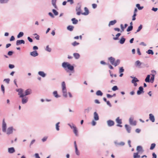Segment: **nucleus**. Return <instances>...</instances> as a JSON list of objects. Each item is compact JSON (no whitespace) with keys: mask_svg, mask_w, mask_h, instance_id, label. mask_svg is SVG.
I'll return each mask as SVG.
<instances>
[{"mask_svg":"<svg viewBox=\"0 0 158 158\" xmlns=\"http://www.w3.org/2000/svg\"><path fill=\"white\" fill-rule=\"evenodd\" d=\"M62 66L67 72H68L67 69L71 71H74V67L72 65L68 62H63L62 64Z\"/></svg>","mask_w":158,"mask_h":158,"instance_id":"1","label":"nucleus"},{"mask_svg":"<svg viewBox=\"0 0 158 158\" xmlns=\"http://www.w3.org/2000/svg\"><path fill=\"white\" fill-rule=\"evenodd\" d=\"M136 150L137 151V152L134 153L133 154L134 158H140V156L139 154L140 152L142 153L143 152L142 148L141 146H138L137 147Z\"/></svg>","mask_w":158,"mask_h":158,"instance_id":"2","label":"nucleus"},{"mask_svg":"<svg viewBox=\"0 0 158 158\" xmlns=\"http://www.w3.org/2000/svg\"><path fill=\"white\" fill-rule=\"evenodd\" d=\"M108 60L110 61L111 64L115 66H116L119 65L120 63V60L119 59H117L115 61V58L112 57H109L108 58Z\"/></svg>","mask_w":158,"mask_h":158,"instance_id":"3","label":"nucleus"},{"mask_svg":"<svg viewBox=\"0 0 158 158\" xmlns=\"http://www.w3.org/2000/svg\"><path fill=\"white\" fill-rule=\"evenodd\" d=\"M61 86L63 95L64 97L67 98V89H66L65 83L64 81H63L62 82Z\"/></svg>","mask_w":158,"mask_h":158,"instance_id":"4","label":"nucleus"},{"mask_svg":"<svg viewBox=\"0 0 158 158\" xmlns=\"http://www.w3.org/2000/svg\"><path fill=\"white\" fill-rule=\"evenodd\" d=\"M135 64L136 67L139 69L143 68L145 66V65L144 63L141 62L139 60L135 62Z\"/></svg>","mask_w":158,"mask_h":158,"instance_id":"5","label":"nucleus"},{"mask_svg":"<svg viewBox=\"0 0 158 158\" xmlns=\"http://www.w3.org/2000/svg\"><path fill=\"white\" fill-rule=\"evenodd\" d=\"M16 91L18 92V95H19L20 97L23 98L24 97V94H23V90L22 89H17Z\"/></svg>","mask_w":158,"mask_h":158,"instance_id":"6","label":"nucleus"},{"mask_svg":"<svg viewBox=\"0 0 158 158\" xmlns=\"http://www.w3.org/2000/svg\"><path fill=\"white\" fill-rule=\"evenodd\" d=\"M116 122L118 123V124L116 125L117 126L120 127H122V126L121 125V124L122 123V120L119 119V117L117 118L116 119Z\"/></svg>","mask_w":158,"mask_h":158,"instance_id":"7","label":"nucleus"},{"mask_svg":"<svg viewBox=\"0 0 158 158\" xmlns=\"http://www.w3.org/2000/svg\"><path fill=\"white\" fill-rule=\"evenodd\" d=\"M6 124L5 121L4 119H3L2 123V131L3 132H6Z\"/></svg>","mask_w":158,"mask_h":158,"instance_id":"8","label":"nucleus"},{"mask_svg":"<svg viewBox=\"0 0 158 158\" xmlns=\"http://www.w3.org/2000/svg\"><path fill=\"white\" fill-rule=\"evenodd\" d=\"M129 122L131 125L135 126L136 124V122L135 121H133V118L131 117L129 119Z\"/></svg>","mask_w":158,"mask_h":158,"instance_id":"9","label":"nucleus"},{"mask_svg":"<svg viewBox=\"0 0 158 158\" xmlns=\"http://www.w3.org/2000/svg\"><path fill=\"white\" fill-rule=\"evenodd\" d=\"M13 127H9L7 128L6 134L8 135H10L13 133Z\"/></svg>","mask_w":158,"mask_h":158,"instance_id":"10","label":"nucleus"},{"mask_svg":"<svg viewBox=\"0 0 158 158\" xmlns=\"http://www.w3.org/2000/svg\"><path fill=\"white\" fill-rule=\"evenodd\" d=\"M143 89V87L140 86L139 88V90L137 91V93L138 95H140L142 93L144 92Z\"/></svg>","mask_w":158,"mask_h":158,"instance_id":"11","label":"nucleus"},{"mask_svg":"<svg viewBox=\"0 0 158 158\" xmlns=\"http://www.w3.org/2000/svg\"><path fill=\"white\" fill-rule=\"evenodd\" d=\"M108 126L109 127H111L114 125V121L111 120H109L107 121Z\"/></svg>","mask_w":158,"mask_h":158,"instance_id":"12","label":"nucleus"},{"mask_svg":"<svg viewBox=\"0 0 158 158\" xmlns=\"http://www.w3.org/2000/svg\"><path fill=\"white\" fill-rule=\"evenodd\" d=\"M25 43V41L23 40H18L16 41V45L17 46L20 45L21 44H24Z\"/></svg>","mask_w":158,"mask_h":158,"instance_id":"13","label":"nucleus"},{"mask_svg":"<svg viewBox=\"0 0 158 158\" xmlns=\"http://www.w3.org/2000/svg\"><path fill=\"white\" fill-rule=\"evenodd\" d=\"M30 54L31 56L33 57H35L38 55V53L36 51H34L31 52Z\"/></svg>","mask_w":158,"mask_h":158,"instance_id":"14","label":"nucleus"},{"mask_svg":"<svg viewBox=\"0 0 158 158\" xmlns=\"http://www.w3.org/2000/svg\"><path fill=\"white\" fill-rule=\"evenodd\" d=\"M149 119L152 122H155V119L154 116L152 114H149Z\"/></svg>","mask_w":158,"mask_h":158,"instance_id":"15","label":"nucleus"},{"mask_svg":"<svg viewBox=\"0 0 158 158\" xmlns=\"http://www.w3.org/2000/svg\"><path fill=\"white\" fill-rule=\"evenodd\" d=\"M31 93V89H28L25 90V94H24V96L29 95Z\"/></svg>","mask_w":158,"mask_h":158,"instance_id":"16","label":"nucleus"},{"mask_svg":"<svg viewBox=\"0 0 158 158\" xmlns=\"http://www.w3.org/2000/svg\"><path fill=\"white\" fill-rule=\"evenodd\" d=\"M68 125L73 130V131L77 128L75 125L73 123L71 124L68 123Z\"/></svg>","mask_w":158,"mask_h":158,"instance_id":"17","label":"nucleus"},{"mask_svg":"<svg viewBox=\"0 0 158 158\" xmlns=\"http://www.w3.org/2000/svg\"><path fill=\"white\" fill-rule=\"evenodd\" d=\"M94 119L95 120L97 121L99 120V116L98 115V113L96 112H94Z\"/></svg>","mask_w":158,"mask_h":158,"instance_id":"18","label":"nucleus"},{"mask_svg":"<svg viewBox=\"0 0 158 158\" xmlns=\"http://www.w3.org/2000/svg\"><path fill=\"white\" fill-rule=\"evenodd\" d=\"M15 152V150L13 147L9 148H8V152L9 153H13Z\"/></svg>","mask_w":158,"mask_h":158,"instance_id":"19","label":"nucleus"},{"mask_svg":"<svg viewBox=\"0 0 158 158\" xmlns=\"http://www.w3.org/2000/svg\"><path fill=\"white\" fill-rule=\"evenodd\" d=\"M38 74L43 77H44L46 76V74L43 71H39Z\"/></svg>","mask_w":158,"mask_h":158,"instance_id":"20","label":"nucleus"},{"mask_svg":"<svg viewBox=\"0 0 158 158\" xmlns=\"http://www.w3.org/2000/svg\"><path fill=\"white\" fill-rule=\"evenodd\" d=\"M125 127L126 130L128 133H130L131 132V128L129 125L127 124L125 125Z\"/></svg>","mask_w":158,"mask_h":158,"instance_id":"21","label":"nucleus"},{"mask_svg":"<svg viewBox=\"0 0 158 158\" xmlns=\"http://www.w3.org/2000/svg\"><path fill=\"white\" fill-rule=\"evenodd\" d=\"M22 98V103L23 104H25L28 101V98L25 97L24 98V97Z\"/></svg>","mask_w":158,"mask_h":158,"instance_id":"22","label":"nucleus"},{"mask_svg":"<svg viewBox=\"0 0 158 158\" xmlns=\"http://www.w3.org/2000/svg\"><path fill=\"white\" fill-rule=\"evenodd\" d=\"M76 10L77 11V14L79 15L81 13V6H79L78 7H77L76 9Z\"/></svg>","mask_w":158,"mask_h":158,"instance_id":"23","label":"nucleus"},{"mask_svg":"<svg viewBox=\"0 0 158 158\" xmlns=\"http://www.w3.org/2000/svg\"><path fill=\"white\" fill-rule=\"evenodd\" d=\"M84 10L85 11V12L84 13H82L81 14L85 15H88L89 13V11L88 8L86 7H85L84 8Z\"/></svg>","mask_w":158,"mask_h":158,"instance_id":"24","label":"nucleus"},{"mask_svg":"<svg viewBox=\"0 0 158 158\" xmlns=\"http://www.w3.org/2000/svg\"><path fill=\"white\" fill-rule=\"evenodd\" d=\"M73 56L74 58L76 59H78L80 57V55L78 53H74L73 54Z\"/></svg>","mask_w":158,"mask_h":158,"instance_id":"25","label":"nucleus"},{"mask_svg":"<svg viewBox=\"0 0 158 158\" xmlns=\"http://www.w3.org/2000/svg\"><path fill=\"white\" fill-rule=\"evenodd\" d=\"M117 21L116 20L111 21L108 24L109 26L110 27L111 25H113L116 23Z\"/></svg>","mask_w":158,"mask_h":158,"instance_id":"26","label":"nucleus"},{"mask_svg":"<svg viewBox=\"0 0 158 158\" xmlns=\"http://www.w3.org/2000/svg\"><path fill=\"white\" fill-rule=\"evenodd\" d=\"M74 28V26L72 25H69L67 27V29L70 31H72Z\"/></svg>","mask_w":158,"mask_h":158,"instance_id":"27","label":"nucleus"},{"mask_svg":"<svg viewBox=\"0 0 158 158\" xmlns=\"http://www.w3.org/2000/svg\"><path fill=\"white\" fill-rule=\"evenodd\" d=\"M126 40V39L123 37H122L119 41V43L121 44H123Z\"/></svg>","mask_w":158,"mask_h":158,"instance_id":"28","label":"nucleus"},{"mask_svg":"<svg viewBox=\"0 0 158 158\" xmlns=\"http://www.w3.org/2000/svg\"><path fill=\"white\" fill-rule=\"evenodd\" d=\"M71 20L72 21L73 23L74 24H77L78 22V20L75 18L72 19Z\"/></svg>","mask_w":158,"mask_h":158,"instance_id":"29","label":"nucleus"},{"mask_svg":"<svg viewBox=\"0 0 158 158\" xmlns=\"http://www.w3.org/2000/svg\"><path fill=\"white\" fill-rule=\"evenodd\" d=\"M139 81V80L136 78L135 77H134L133 79L131 81V83H134L137 82H138Z\"/></svg>","mask_w":158,"mask_h":158,"instance_id":"30","label":"nucleus"},{"mask_svg":"<svg viewBox=\"0 0 158 158\" xmlns=\"http://www.w3.org/2000/svg\"><path fill=\"white\" fill-rule=\"evenodd\" d=\"M96 94L97 96H102L103 95V93L100 90H98L96 92Z\"/></svg>","mask_w":158,"mask_h":158,"instance_id":"31","label":"nucleus"},{"mask_svg":"<svg viewBox=\"0 0 158 158\" xmlns=\"http://www.w3.org/2000/svg\"><path fill=\"white\" fill-rule=\"evenodd\" d=\"M53 94L56 98H58L60 97V96L58 94L57 91H55L53 92Z\"/></svg>","mask_w":158,"mask_h":158,"instance_id":"32","label":"nucleus"},{"mask_svg":"<svg viewBox=\"0 0 158 158\" xmlns=\"http://www.w3.org/2000/svg\"><path fill=\"white\" fill-rule=\"evenodd\" d=\"M56 0H52V4L55 8L56 9L57 7L56 5Z\"/></svg>","mask_w":158,"mask_h":158,"instance_id":"33","label":"nucleus"},{"mask_svg":"<svg viewBox=\"0 0 158 158\" xmlns=\"http://www.w3.org/2000/svg\"><path fill=\"white\" fill-rule=\"evenodd\" d=\"M150 75H148L146 78L145 79V81L147 82H150Z\"/></svg>","mask_w":158,"mask_h":158,"instance_id":"34","label":"nucleus"},{"mask_svg":"<svg viewBox=\"0 0 158 158\" xmlns=\"http://www.w3.org/2000/svg\"><path fill=\"white\" fill-rule=\"evenodd\" d=\"M60 124L59 122L57 123L56 124V128L57 131H59L60 130L59 124Z\"/></svg>","mask_w":158,"mask_h":158,"instance_id":"35","label":"nucleus"},{"mask_svg":"<svg viewBox=\"0 0 158 158\" xmlns=\"http://www.w3.org/2000/svg\"><path fill=\"white\" fill-rule=\"evenodd\" d=\"M133 28V27L132 26H129L127 29V31L129 32L132 31V30Z\"/></svg>","mask_w":158,"mask_h":158,"instance_id":"36","label":"nucleus"},{"mask_svg":"<svg viewBox=\"0 0 158 158\" xmlns=\"http://www.w3.org/2000/svg\"><path fill=\"white\" fill-rule=\"evenodd\" d=\"M92 109L91 107H88L85 110V112L88 113Z\"/></svg>","mask_w":158,"mask_h":158,"instance_id":"37","label":"nucleus"},{"mask_svg":"<svg viewBox=\"0 0 158 158\" xmlns=\"http://www.w3.org/2000/svg\"><path fill=\"white\" fill-rule=\"evenodd\" d=\"M142 27H143L142 25L141 24H140L139 25V26L138 27V28L135 33H136L139 31L141 30V29H142Z\"/></svg>","mask_w":158,"mask_h":158,"instance_id":"38","label":"nucleus"},{"mask_svg":"<svg viewBox=\"0 0 158 158\" xmlns=\"http://www.w3.org/2000/svg\"><path fill=\"white\" fill-rule=\"evenodd\" d=\"M75 136H78V131L77 129H76L73 131Z\"/></svg>","mask_w":158,"mask_h":158,"instance_id":"39","label":"nucleus"},{"mask_svg":"<svg viewBox=\"0 0 158 158\" xmlns=\"http://www.w3.org/2000/svg\"><path fill=\"white\" fill-rule=\"evenodd\" d=\"M23 33L22 32H20L17 35V37L18 38H19L23 35Z\"/></svg>","mask_w":158,"mask_h":158,"instance_id":"40","label":"nucleus"},{"mask_svg":"<svg viewBox=\"0 0 158 158\" xmlns=\"http://www.w3.org/2000/svg\"><path fill=\"white\" fill-rule=\"evenodd\" d=\"M152 76L151 77L150 79V82L152 83H153L155 78V75L152 74Z\"/></svg>","mask_w":158,"mask_h":158,"instance_id":"41","label":"nucleus"},{"mask_svg":"<svg viewBox=\"0 0 158 158\" xmlns=\"http://www.w3.org/2000/svg\"><path fill=\"white\" fill-rule=\"evenodd\" d=\"M148 54L153 55L154 54V52L151 49H149L147 52Z\"/></svg>","mask_w":158,"mask_h":158,"instance_id":"42","label":"nucleus"},{"mask_svg":"<svg viewBox=\"0 0 158 158\" xmlns=\"http://www.w3.org/2000/svg\"><path fill=\"white\" fill-rule=\"evenodd\" d=\"M45 50L48 52H50L51 51V48L49 47V46L47 45L45 48Z\"/></svg>","mask_w":158,"mask_h":158,"instance_id":"43","label":"nucleus"},{"mask_svg":"<svg viewBox=\"0 0 158 158\" xmlns=\"http://www.w3.org/2000/svg\"><path fill=\"white\" fill-rule=\"evenodd\" d=\"M79 44V43L77 42L76 41H74V42L72 43V45L73 46H76L77 45H78Z\"/></svg>","mask_w":158,"mask_h":158,"instance_id":"44","label":"nucleus"},{"mask_svg":"<svg viewBox=\"0 0 158 158\" xmlns=\"http://www.w3.org/2000/svg\"><path fill=\"white\" fill-rule=\"evenodd\" d=\"M156 146V144L155 143H152L151 144L150 148V150H153L154 149Z\"/></svg>","mask_w":158,"mask_h":158,"instance_id":"45","label":"nucleus"},{"mask_svg":"<svg viewBox=\"0 0 158 158\" xmlns=\"http://www.w3.org/2000/svg\"><path fill=\"white\" fill-rule=\"evenodd\" d=\"M136 6L139 10H141L143 8V6H140V4H137Z\"/></svg>","mask_w":158,"mask_h":158,"instance_id":"46","label":"nucleus"},{"mask_svg":"<svg viewBox=\"0 0 158 158\" xmlns=\"http://www.w3.org/2000/svg\"><path fill=\"white\" fill-rule=\"evenodd\" d=\"M75 153L77 155H80V152L78 150L77 147H75Z\"/></svg>","mask_w":158,"mask_h":158,"instance_id":"47","label":"nucleus"},{"mask_svg":"<svg viewBox=\"0 0 158 158\" xmlns=\"http://www.w3.org/2000/svg\"><path fill=\"white\" fill-rule=\"evenodd\" d=\"M9 0H0V3L2 4L6 3Z\"/></svg>","mask_w":158,"mask_h":158,"instance_id":"48","label":"nucleus"},{"mask_svg":"<svg viewBox=\"0 0 158 158\" xmlns=\"http://www.w3.org/2000/svg\"><path fill=\"white\" fill-rule=\"evenodd\" d=\"M52 12L54 13L55 15H57L58 14V13L57 11L53 9L52 10Z\"/></svg>","mask_w":158,"mask_h":158,"instance_id":"49","label":"nucleus"},{"mask_svg":"<svg viewBox=\"0 0 158 158\" xmlns=\"http://www.w3.org/2000/svg\"><path fill=\"white\" fill-rule=\"evenodd\" d=\"M124 70L123 68V67H121L119 68V73H122L123 72H124Z\"/></svg>","mask_w":158,"mask_h":158,"instance_id":"50","label":"nucleus"},{"mask_svg":"<svg viewBox=\"0 0 158 158\" xmlns=\"http://www.w3.org/2000/svg\"><path fill=\"white\" fill-rule=\"evenodd\" d=\"M4 81L8 84L10 83V79L9 78L5 79L4 80Z\"/></svg>","mask_w":158,"mask_h":158,"instance_id":"51","label":"nucleus"},{"mask_svg":"<svg viewBox=\"0 0 158 158\" xmlns=\"http://www.w3.org/2000/svg\"><path fill=\"white\" fill-rule=\"evenodd\" d=\"M118 88L117 86H114L113 87L112 89V90L114 91H116L118 89Z\"/></svg>","mask_w":158,"mask_h":158,"instance_id":"52","label":"nucleus"},{"mask_svg":"<svg viewBox=\"0 0 158 158\" xmlns=\"http://www.w3.org/2000/svg\"><path fill=\"white\" fill-rule=\"evenodd\" d=\"M1 89L3 93L5 92V88L3 85H2L1 86Z\"/></svg>","mask_w":158,"mask_h":158,"instance_id":"53","label":"nucleus"},{"mask_svg":"<svg viewBox=\"0 0 158 158\" xmlns=\"http://www.w3.org/2000/svg\"><path fill=\"white\" fill-rule=\"evenodd\" d=\"M13 53V52L12 51H9L8 52V55L9 56H11L12 55Z\"/></svg>","mask_w":158,"mask_h":158,"instance_id":"54","label":"nucleus"},{"mask_svg":"<svg viewBox=\"0 0 158 158\" xmlns=\"http://www.w3.org/2000/svg\"><path fill=\"white\" fill-rule=\"evenodd\" d=\"M48 138L47 137H44L42 139V140L43 142H44L47 140V139Z\"/></svg>","mask_w":158,"mask_h":158,"instance_id":"55","label":"nucleus"},{"mask_svg":"<svg viewBox=\"0 0 158 158\" xmlns=\"http://www.w3.org/2000/svg\"><path fill=\"white\" fill-rule=\"evenodd\" d=\"M9 68L10 69H13L14 68L15 66L13 64H9Z\"/></svg>","mask_w":158,"mask_h":158,"instance_id":"56","label":"nucleus"},{"mask_svg":"<svg viewBox=\"0 0 158 158\" xmlns=\"http://www.w3.org/2000/svg\"><path fill=\"white\" fill-rule=\"evenodd\" d=\"M34 156L35 157V158H40V157L39 155V154L37 153L35 154Z\"/></svg>","mask_w":158,"mask_h":158,"instance_id":"57","label":"nucleus"},{"mask_svg":"<svg viewBox=\"0 0 158 158\" xmlns=\"http://www.w3.org/2000/svg\"><path fill=\"white\" fill-rule=\"evenodd\" d=\"M67 2H69L70 4H73L74 3L73 0H67Z\"/></svg>","mask_w":158,"mask_h":158,"instance_id":"58","label":"nucleus"},{"mask_svg":"<svg viewBox=\"0 0 158 158\" xmlns=\"http://www.w3.org/2000/svg\"><path fill=\"white\" fill-rule=\"evenodd\" d=\"M15 40V37L14 36H12L10 39V41L14 40Z\"/></svg>","mask_w":158,"mask_h":158,"instance_id":"59","label":"nucleus"},{"mask_svg":"<svg viewBox=\"0 0 158 158\" xmlns=\"http://www.w3.org/2000/svg\"><path fill=\"white\" fill-rule=\"evenodd\" d=\"M120 27L122 30V31H121V32L124 31V29H125V28H124V27H123V24H121L120 25Z\"/></svg>","mask_w":158,"mask_h":158,"instance_id":"60","label":"nucleus"},{"mask_svg":"<svg viewBox=\"0 0 158 158\" xmlns=\"http://www.w3.org/2000/svg\"><path fill=\"white\" fill-rule=\"evenodd\" d=\"M125 145V143L123 142H121L118 143V145L123 146Z\"/></svg>","mask_w":158,"mask_h":158,"instance_id":"61","label":"nucleus"},{"mask_svg":"<svg viewBox=\"0 0 158 158\" xmlns=\"http://www.w3.org/2000/svg\"><path fill=\"white\" fill-rule=\"evenodd\" d=\"M136 13H134L133 15V16L132 17V20H135V17L136 16Z\"/></svg>","mask_w":158,"mask_h":158,"instance_id":"62","label":"nucleus"},{"mask_svg":"<svg viewBox=\"0 0 158 158\" xmlns=\"http://www.w3.org/2000/svg\"><path fill=\"white\" fill-rule=\"evenodd\" d=\"M48 15H50L52 18H54V16L53 14L51 12H49L48 14Z\"/></svg>","mask_w":158,"mask_h":158,"instance_id":"63","label":"nucleus"},{"mask_svg":"<svg viewBox=\"0 0 158 158\" xmlns=\"http://www.w3.org/2000/svg\"><path fill=\"white\" fill-rule=\"evenodd\" d=\"M152 155L153 156L152 158H156V155L155 153H153Z\"/></svg>","mask_w":158,"mask_h":158,"instance_id":"64","label":"nucleus"}]
</instances>
